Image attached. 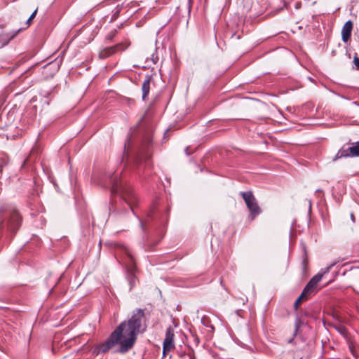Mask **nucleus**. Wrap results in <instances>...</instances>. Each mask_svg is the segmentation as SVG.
<instances>
[{"label": "nucleus", "instance_id": "obj_1", "mask_svg": "<svg viewBox=\"0 0 359 359\" xmlns=\"http://www.w3.org/2000/svg\"><path fill=\"white\" fill-rule=\"evenodd\" d=\"M144 317V311L141 309H136L128 322H122L104 342L93 348V354L97 355L105 353L118 344V352H128L133 346L137 335L140 332Z\"/></svg>", "mask_w": 359, "mask_h": 359}, {"label": "nucleus", "instance_id": "obj_2", "mask_svg": "<svg viewBox=\"0 0 359 359\" xmlns=\"http://www.w3.org/2000/svg\"><path fill=\"white\" fill-rule=\"evenodd\" d=\"M110 181L111 183V193L119 194L121 200L126 203L133 215H135L134 208L138 205L139 198L133 187L126 182L118 179V175L116 174L111 176Z\"/></svg>", "mask_w": 359, "mask_h": 359}, {"label": "nucleus", "instance_id": "obj_3", "mask_svg": "<svg viewBox=\"0 0 359 359\" xmlns=\"http://www.w3.org/2000/svg\"><path fill=\"white\" fill-rule=\"evenodd\" d=\"M21 225V217L17 210L8 205L0 208V228H6L8 231L15 233Z\"/></svg>", "mask_w": 359, "mask_h": 359}, {"label": "nucleus", "instance_id": "obj_4", "mask_svg": "<svg viewBox=\"0 0 359 359\" xmlns=\"http://www.w3.org/2000/svg\"><path fill=\"white\" fill-rule=\"evenodd\" d=\"M241 195L250 212V217L251 220H253L257 215L262 213V209L258 205L257 200L252 191L241 192Z\"/></svg>", "mask_w": 359, "mask_h": 359}, {"label": "nucleus", "instance_id": "obj_5", "mask_svg": "<svg viewBox=\"0 0 359 359\" xmlns=\"http://www.w3.org/2000/svg\"><path fill=\"white\" fill-rule=\"evenodd\" d=\"M156 43H157V41L156 40L155 41V45L154 47H152V50H151V51H148L147 50V53H149V52H151V55L150 57H147L146 59H145V64L147 65L146 66H139V65H134L133 67L134 68H136V67H151V65H156V66H158V65H161L162 66L163 65V62L162 61H160V59H159V57L157 54V50H158V48L156 46Z\"/></svg>", "mask_w": 359, "mask_h": 359}, {"label": "nucleus", "instance_id": "obj_6", "mask_svg": "<svg viewBox=\"0 0 359 359\" xmlns=\"http://www.w3.org/2000/svg\"><path fill=\"white\" fill-rule=\"evenodd\" d=\"M130 45V42L128 40L119 43L116 46L108 47L102 50L100 52L99 56L100 58L107 57L113 54H114L117 51H123L125 50Z\"/></svg>", "mask_w": 359, "mask_h": 359}, {"label": "nucleus", "instance_id": "obj_7", "mask_svg": "<svg viewBox=\"0 0 359 359\" xmlns=\"http://www.w3.org/2000/svg\"><path fill=\"white\" fill-rule=\"evenodd\" d=\"M174 338V329L171 326H169L166 329L165 336L163 344L164 346V351H171L175 348Z\"/></svg>", "mask_w": 359, "mask_h": 359}, {"label": "nucleus", "instance_id": "obj_8", "mask_svg": "<svg viewBox=\"0 0 359 359\" xmlns=\"http://www.w3.org/2000/svg\"><path fill=\"white\" fill-rule=\"evenodd\" d=\"M323 274L318 273L314 276L307 283L303 291L306 293L309 297L314 294V289L317 284L322 280Z\"/></svg>", "mask_w": 359, "mask_h": 359}, {"label": "nucleus", "instance_id": "obj_9", "mask_svg": "<svg viewBox=\"0 0 359 359\" xmlns=\"http://www.w3.org/2000/svg\"><path fill=\"white\" fill-rule=\"evenodd\" d=\"M323 274L318 273L314 276L307 283L303 291L306 293L309 297L314 294V289L317 284L322 280Z\"/></svg>", "mask_w": 359, "mask_h": 359}, {"label": "nucleus", "instance_id": "obj_10", "mask_svg": "<svg viewBox=\"0 0 359 359\" xmlns=\"http://www.w3.org/2000/svg\"><path fill=\"white\" fill-rule=\"evenodd\" d=\"M127 253L128 254L129 259H130V264L127 266V270H128L127 278H128V280L129 281L130 286L132 287L135 283L136 277L135 275V272L136 270V266H135V260H134L133 257L131 256V255L129 254L128 252H127Z\"/></svg>", "mask_w": 359, "mask_h": 359}, {"label": "nucleus", "instance_id": "obj_11", "mask_svg": "<svg viewBox=\"0 0 359 359\" xmlns=\"http://www.w3.org/2000/svg\"><path fill=\"white\" fill-rule=\"evenodd\" d=\"M353 27V23L351 20L345 22L341 29V40L344 43H347L351 38Z\"/></svg>", "mask_w": 359, "mask_h": 359}, {"label": "nucleus", "instance_id": "obj_12", "mask_svg": "<svg viewBox=\"0 0 359 359\" xmlns=\"http://www.w3.org/2000/svg\"><path fill=\"white\" fill-rule=\"evenodd\" d=\"M150 81H151V76L147 75L146 76L145 80L144 81L142 86V99L144 100H146V97L149 95V89H150Z\"/></svg>", "mask_w": 359, "mask_h": 359}, {"label": "nucleus", "instance_id": "obj_13", "mask_svg": "<svg viewBox=\"0 0 359 359\" xmlns=\"http://www.w3.org/2000/svg\"><path fill=\"white\" fill-rule=\"evenodd\" d=\"M352 156L350 153L349 147L345 148L343 147L341 148L337 154L335 155L334 158H333V161H336L337 159L341 158H347Z\"/></svg>", "mask_w": 359, "mask_h": 359}, {"label": "nucleus", "instance_id": "obj_14", "mask_svg": "<svg viewBox=\"0 0 359 359\" xmlns=\"http://www.w3.org/2000/svg\"><path fill=\"white\" fill-rule=\"evenodd\" d=\"M309 298V296L306 294V293H304V291H302L301 295L297 299V300L295 301L294 304V308L295 310H297L298 307H299V304L304 300H306Z\"/></svg>", "mask_w": 359, "mask_h": 359}, {"label": "nucleus", "instance_id": "obj_15", "mask_svg": "<svg viewBox=\"0 0 359 359\" xmlns=\"http://www.w3.org/2000/svg\"><path fill=\"white\" fill-rule=\"evenodd\" d=\"M62 62V57H57L53 61H51L46 65H43V67H46L48 65H52V67H60Z\"/></svg>", "mask_w": 359, "mask_h": 359}, {"label": "nucleus", "instance_id": "obj_16", "mask_svg": "<svg viewBox=\"0 0 359 359\" xmlns=\"http://www.w3.org/2000/svg\"><path fill=\"white\" fill-rule=\"evenodd\" d=\"M350 153L352 156H359V141L353 144L349 147Z\"/></svg>", "mask_w": 359, "mask_h": 359}, {"label": "nucleus", "instance_id": "obj_17", "mask_svg": "<svg viewBox=\"0 0 359 359\" xmlns=\"http://www.w3.org/2000/svg\"><path fill=\"white\" fill-rule=\"evenodd\" d=\"M9 163V158L8 156H2L0 158V173L2 172V170L4 167H6Z\"/></svg>", "mask_w": 359, "mask_h": 359}, {"label": "nucleus", "instance_id": "obj_18", "mask_svg": "<svg viewBox=\"0 0 359 359\" xmlns=\"http://www.w3.org/2000/svg\"><path fill=\"white\" fill-rule=\"evenodd\" d=\"M117 34V30L116 29H114L112 31H111L106 36V40L107 41H112L113 39L115 37V36Z\"/></svg>", "mask_w": 359, "mask_h": 359}, {"label": "nucleus", "instance_id": "obj_19", "mask_svg": "<svg viewBox=\"0 0 359 359\" xmlns=\"http://www.w3.org/2000/svg\"><path fill=\"white\" fill-rule=\"evenodd\" d=\"M301 324H302V322H301L300 319L297 318L294 322L295 330H294V336H297Z\"/></svg>", "mask_w": 359, "mask_h": 359}, {"label": "nucleus", "instance_id": "obj_20", "mask_svg": "<svg viewBox=\"0 0 359 359\" xmlns=\"http://www.w3.org/2000/svg\"><path fill=\"white\" fill-rule=\"evenodd\" d=\"M336 264V262H334L331 264H330L329 266H327L325 269H324V271H323V273H322L323 275L325 274V273H327L330 272V271L331 270V269Z\"/></svg>", "mask_w": 359, "mask_h": 359}, {"label": "nucleus", "instance_id": "obj_21", "mask_svg": "<svg viewBox=\"0 0 359 359\" xmlns=\"http://www.w3.org/2000/svg\"><path fill=\"white\" fill-rule=\"evenodd\" d=\"M37 12V9H36L32 14L29 16V18L27 20V24L29 25L30 22L33 20V18L35 17Z\"/></svg>", "mask_w": 359, "mask_h": 359}, {"label": "nucleus", "instance_id": "obj_22", "mask_svg": "<svg viewBox=\"0 0 359 359\" xmlns=\"http://www.w3.org/2000/svg\"><path fill=\"white\" fill-rule=\"evenodd\" d=\"M353 62L356 67H359V57L357 55L354 57Z\"/></svg>", "mask_w": 359, "mask_h": 359}, {"label": "nucleus", "instance_id": "obj_23", "mask_svg": "<svg viewBox=\"0 0 359 359\" xmlns=\"http://www.w3.org/2000/svg\"><path fill=\"white\" fill-rule=\"evenodd\" d=\"M20 30H21V29H19L18 30H17V31L14 32L11 34V36H10V39H11L14 38V37L18 34V33Z\"/></svg>", "mask_w": 359, "mask_h": 359}, {"label": "nucleus", "instance_id": "obj_24", "mask_svg": "<svg viewBox=\"0 0 359 359\" xmlns=\"http://www.w3.org/2000/svg\"><path fill=\"white\" fill-rule=\"evenodd\" d=\"M306 264H307V259H306V258H304L302 261V265H303L304 269H305Z\"/></svg>", "mask_w": 359, "mask_h": 359}, {"label": "nucleus", "instance_id": "obj_25", "mask_svg": "<svg viewBox=\"0 0 359 359\" xmlns=\"http://www.w3.org/2000/svg\"><path fill=\"white\" fill-rule=\"evenodd\" d=\"M170 351H164V346L163 345V356H165L167 355L168 353H169Z\"/></svg>", "mask_w": 359, "mask_h": 359}, {"label": "nucleus", "instance_id": "obj_26", "mask_svg": "<svg viewBox=\"0 0 359 359\" xmlns=\"http://www.w3.org/2000/svg\"><path fill=\"white\" fill-rule=\"evenodd\" d=\"M140 222L141 228L142 229L143 231H144V225H143V223H142V220L140 219Z\"/></svg>", "mask_w": 359, "mask_h": 359}, {"label": "nucleus", "instance_id": "obj_27", "mask_svg": "<svg viewBox=\"0 0 359 359\" xmlns=\"http://www.w3.org/2000/svg\"><path fill=\"white\" fill-rule=\"evenodd\" d=\"M189 359H195V356L192 354H189Z\"/></svg>", "mask_w": 359, "mask_h": 359}, {"label": "nucleus", "instance_id": "obj_28", "mask_svg": "<svg viewBox=\"0 0 359 359\" xmlns=\"http://www.w3.org/2000/svg\"><path fill=\"white\" fill-rule=\"evenodd\" d=\"M18 69H12L11 71L10 72V74H13L16 70H18Z\"/></svg>", "mask_w": 359, "mask_h": 359}, {"label": "nucleus", "instance_id": "obj_29", "mask_svg": "<svg viewBox=\"0 0 359 359\" xmlns=\"http://www.w3.org/2000/svg\"><path fill=\"white\" fill-rule=\"evenodd\" d=\"M294 338H291V339H290L288 340V342L291 344V343H292V342H293V341H294Z\"/></svg>", "mask_w": 359, "mask_h": 359}, {"label": "nucleus", "instance_id": "obj_30", "mask_svg": "<svg viewBox=\"0 0 359 359\" xmlns=\"http://www.w3.org/2000/svg\"><path fill=\"white\" fill-rule=\"evenodd\" d=\"M306 344H305L304 346H302V347H300V349H304L305 347H306Z\"/></svg>", "mask_w": 359, "mask_h": 359}, {"label": "nucleus", "instance_id": "obj_31", "mask_svg": "<svg viewBox=\"0 0 359 359\" xmlns=\"http://www.w3.org/2000/svg\"><path fill=\"white\" fill-rule=\"evenodd\" d=\"M351 219H352L353 220H354V215H353V214H351Z\"/></svg>", "mask_w": 359, "mask_h": 359}]
</instances>
